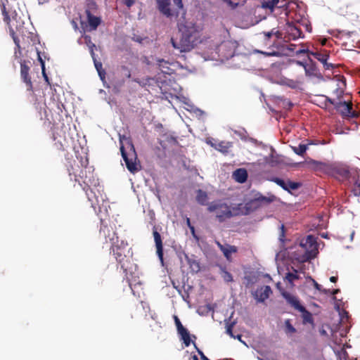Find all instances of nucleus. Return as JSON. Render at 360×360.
Segmentation results:
<instances>
[{
  "instance_id": "16",
  "label": "nucleus",
  "mask_w": 360,
  "mask_h": 360,
  "mask_svg": "<svg viewBox=\"0 0 360 360\" xmlns=\"http://www.w3.org/2000/svg\"><path fill=\"white\" fill-rule=\"evenodd\" d=\"M300 245L306 249L307 252H310V253H311L317 250L316 238L311 235H309L305 238L302 239L300 242Z\"/></svg>"
},
{
  "instance_id": "34",
  "label": "nucleus",
  "mask_w": 360,
  "mask_h": 360,
  "mask_svg": "<svg viewBox=\"0 0 360 360\" xmlns=\"http://www.w3.org/2000/svg\"><path fill=\"white\" fill-rule=\"evenodd\" d=\"M308 148L306 144H300L298 146H292V149L293 152L300 156H303Z\"/></svg>"
},
{
  "instance_id": "3",
  "label": "nucleus",
  "mask_w": 360,
  "mask_h": 360,
  "mask_svg": "<svg viewBox=\"0 0 360 360\" xmlns=\"http://www.w3.org/2000/svg\"><path fill=\"white\" fill-rule=\"evenodd\" d=\"M1 11L4 15V20L7 23L8 26L10 35L11 36L15 45L14 57L15 58H18L22 54L18 36H26L27 30L24 26L25 22L22 18L18 16L17 14H15L13 15L12 18H10L4 4L1 5Z\"/></svg>"
},
{
  "instance_id": "25",
  "label": "nucleus",
  "mask_w": 360,
  "mask_h": 360,
  "mask_svg": "<svg viewBox=\"0 0 360 360\" xmlns=\"http://www.w3.org/2000/svg\"><path fill=\"white\" fill-rule=\"evenodd\" d=\"M322 97L323 98V100L322 101H321L320 103L318 104V105L320 108L331 112L333 111V108H331V105H333L335 106V100L332 99L327 96H322Z\"/></svg>"
},
{
  "instance_id": "30",
  "label": "nucleus",
  "mask_w": 360,
  "mask_h": 360,
  "mask_svg": "<svg viewBox=\"0 0 360 360\" xmlns=\"http://www.w3.org/2000/svg\"><path fill=\"white\" fill-rule=\"evenodd\" d=\"M207 199L208 196L205 191L201 189L197 191L196 200L199 204L202 205H206Z\"/></svg>"
},
{
  "instance_id": "48",
  "label": "nucleus",
  "mask_w": 360,
  "mask_h": 360,
  "mask_svg": "<svg viewBox=\"0 0 360 360\" xmlns=\"http://www.w3.org/2000/svg\"><path fill=\"white\" fill-rule=\"evenodd\" d=\"M276 33H278V32H274L273 30L271 32H264V40L268 41L273 36V34H276Z\"/></svg>"
},
{
  "instance_id": "1",
  "label": "nucleus",
  "mask_w": 360,
  "mask_h": 360,
  "mask_svg": "<svg viewBox=\"0 0 360 360\" xmlns=\"http://www.w3.org/2000/svg\"><path fill=\"white\" fill-rule=\"evenodd\" d=\"M179 37H172L171 44L179 52H188L201 42L202 28L196 23L184 20L177 24Z\"/></svg>"
},
{
  "instance_id": "9",
  "label": "nucleus",
  "mask_w": 360,
  "mask_h": 360,
  "mask_svg": "<svg viewBox=\"0 0 360 360\" xmlns=\"http://www.w3.org/2000/svg\"><path fill=\"white\" fill-rule=\"evenodd\" d=\"M20 77L22 82L26 84L27 90L28 91H33V85L31 79V77L29 75V71L30 70V66L27 65L29 61L25 60H20Z\"/></svg>"
},
{
  "instance_id": "36",
  "label": "nucleus",
  "mask_w": 360,
  "mask_h": 360,
  "mask_svg": "<svg viewBox=\"0 0 360 360\" xmlns=\"http://www.w3.org/2000/svg\"><path fill=\"white\" fill-rule=\"evenodd\" d=\"M98 10V6L96 3L94 1H89L86 3V6L85 9V13L87 14V12L89 11L90 13H94Z\"/></svg>"
},
{
  "instance_id": "64",
  "label": "nucleus",
  "mask_w": 360,
  "mask_h": 360,
  "mask_svg": "<svg viewBox=\"0 0 360 360\" xmlns=\"http://www.w3.org/2000/svg\"><path fill=\"white\" fill-rule=\"evenodd\" d=\"M330 281L332 283H335V282H337V281H338V277H336V276H331V277L330 278Z\"/></svg>"
},
{
  "instance_id": "50",
  "label": "nucleus",
  "mask_w": 360,
  "mask_h": 360,
  "mask_svg": "<svg viewBox=\"0 0 360 360\" xmlns=\"http://www.w3.org/2000/svg\"><path fill=\"white\" fill-rule=\"evenodd\" d=\"M182 340H184V345H185V346H186V347L189 346V345H190V344H191V342H193V345H194V346L195 347V348L197 347H196V345H195V344L193 342V339H182Z\"/></svg>"
},
{
  "instance_id": "5",
  "label": "nucleus",
  "mask_w": 360,
  "mask_h": 360,
  "mask_svg": "<svg viewBox=\"0 0 360 360\" xmlns=\"http://www.w3.org/2000/svg\"><path fill=\"white\" fill-rule=\"evenodd\" d=\"M120 151L127 169L133 174L136 172L138 171L136 165L137 155L132 143H127L126 146H121Z\"/></svg>"
},
{
  "instance_id": "29",
  "label": "nucleus",
  "mask_w": 360,
  "mask_h": 360,
  "mask_svg": "<svg viewBox=\"0 0 360 360\" xmlns=\"http://www.w3.org/2000/svg\"><path fill=\"white\" fill-rule=\"evenodd\" d=\"M350 183H353L352 192L354 196L360 197V179L356 178V174L353 175L352 179L349 181Z\"/></svg>"
},
{
  "instance_id": "27",
  "label": "nucleus",
  "mask_w": 360,
  "mask_h": 360,
  "mask_svg": "<svg viewBox=\"0 0 360 360\" xmlns=\"http://www.w3.org/2000/svg\"><path fill=\"white\" fill-rule=\"evenodd\" d=\"M233 176L237 182L242 184L246 181L248 179V172L245 169H237L233 172Z\"/></svg>"
},
{
  "instance_id": "32",
  "label": "nucleus",
  "mask_w": 360,
  "mask_h": 360,
  "mask_svg": "<svg viewBox=\"0 0 360 360\" xmlns=\"http://www.w3.org/2000/svg\"><path fill=\"white\" fill-rule=\"evenodd\" d=\"M278 2L279 0H265L262 3V7L263 8L269 9L271 11H273Z\"/></svg>"
},
{
  "instance_id": "52",
  "label": "nucleus",
  "mask_w": 360,
  "mask_h": 360,
  "mask_svg": "<svg viewBox=\"0 0 360 360\" xmlns=\"http://www.w3.org/2000/svg\"><path fill=\"white\" fill-rule=\"evenodd\" d=\"M124 4L128 7L130 8L135 2L134 0H123Z\"/></svg>"
},
{
  "instance_id": "53",
  "label": "nucleus",
  "mask_w": 360,
  "mask_h": 360,
  "mask_svg": "<svg viewBox=\"0 0 360 360\" xmlns=\"http://www.w3.org/2000/svg\"><path fill=\"white\" fill-rule=\"evenodd\" d=\"M196 349L198 354L200 355V358L202 360H210L201 350H200L198 347H196Z\"/></svg>"
},
{
  "instance_id": "31",
  "label": "nucleus",
  "mask_w": 360,
  "mask_h": 360,
  "mask_svg": "<svg viewBox=\"0 0 360 360\" xmlns=\"http://www.w3.org/2000/svg\"><path fill=\"white\" fill-rule=\"evenodd\" d=\"M288 32L289 34L292 37L293 39L303 37V33L301 29L295 25H290Z\"/></svg>"
},
{
  "instance_id": "2",
  "label": "nucleus",
  "mask_w": 360,
  "mask_h": 360,
  "mask_svg": "<svg viewBox=\"0 0 360 360\" xmlns=\"http://www.w3.org/2000/svg\"><path fill=\"white\" fill-rule=\"evenodd\" d=\"M307 164L315 172H321L344 182L350 181L355 174L348 165L340 162H320L313 159L307 161Z\"/></svg>"
},
{
  "instance_id": "4",
  "label": "nucleus",
  "mask_w": 360,
  "mask_h": 360,
  "mask_svg": "<svg viewBox=\"0 0 360 360\" xmlns=\"http://www.w3.org/2000/svg\"><path fill=\"white\" fill-rule=\"evenodd\" d=\"M207 211L214 212L217 221L220 223L238 214L239 209L231 207L222 200H214L207 204Z\"/></svg>"
},
{
  "instance_id": "12",
  "label": "nucleus",
  "mask_w": 360,
  "mask_h": 360,
  "mask_svg": "<svg viewBox=\"0 0 360 360\" xmlns=\"http://www.w3.org/2000/svg\"><path fill=\"white\" fill-rule=\"evenodd\" d=\"M274 198L275 197L274 195H272L271 197H266L261 195L247 202L245 205V207L248 210H256L262 205L269 204L274 200Z\"/></svg>"
},
{
  "instance_id": "41",
  "label": "nucleus",
  "mask_w": 360,
  "mask_h": 360,
  "mask_svg": "<svg viewBox=\"0 0 360 360\" xmlns=\"http://www.w3.org/2000/svg\"><path fill=\"white\" fill-rule=\"evenodd\" d=\"M157 62H158V64L159 67L160 68H162V71L165 72V73H167V72L165 71L163 69L164 68H168L167 65L169 64V62L166 61L164 59H158L157 60Z\"/></svg>"
},
{
  "instance_id": "33",
  "label": "nucleus",
  "mask_w": 360,
  "mask_h": 360,
  "mask_svg": "<svg viewBox=\"0 0 360 360\" xmlns=\"http://www.w3.org/2000/svg\"><path fill=\"white\" fill-rule=\"evenodd\" d=\"M298 311L302 313V317L303 319L304 323H313L312 314L309 311H307L304 307V310H298Z\"/></svg>"
},
{
  "instance_id": "15",
  "label": "nucleus",
  "mask_w": 360,
  "mask_h": 360,
  "mask_svg": "<svg viewBox=\"0 0 360 360\" xmlns=\"http://www.w3.org/2000/svg\"><path fill=\"white\" fill-rule=\"evenodd\" d=\"M282 296L285 299L287 303L295 310H304V306L300 304L297 297L285 290L281 292Z\"/></svg>"
},
{
  "instance_id": "14",
  "label": "nucleus",
  "mask_w": 360,
  "mask_h": 360,
  "mask_svg": "<svg viewBox=\"0 0 360 360\" xmlns=\"http://www.w3.org/2000/svg\"><path fill=\"white\" fill-rule=\"evenodd\" d=\"M310 55L313 56L316 59L320 61L326 70L333 68L334 65L332 63L327 62L329 58V53L327 51L324 50L323 51H312L310 52Z\"/></svg>"
},
{
  "instance_id": "49",
  "label": "nucleus",
  "mask_w": 360,
  "mask_h": 360,
  "mask_svg": "<svg viewBox=\"0 0 360 360\" xmlns=\"http://www.w3.org/2000/svg\"><path fill=\"white\" fill-rule=\"evenodd\" d=\"M349 330V327H348L347 326H345V330H342L340 332V336L341 338H345L347 333H348V330Z\"/></svg>"
},
{
  "instance_id": "35",
  "label": "nucleus",
  "mask_w": 360,
  "mask_h": 360,
  "mask_svg": "<svg viewBox=\"0 0 360 360\" xmlns=\"http://www.w3.org/2000/svg\"><path fill=\"white\" fill-rule=\"evenodd\" d=\"M84 38L86 44L89 47L91 56L92 58H94V56H95L94 49L96 48V45L92 42L91 38L89 35H85Z\"/></svg>"
},
{
  "instance_id": "59",
  "label": "nucleus",
  "mask_w": 360,
  "mask_h": 360,
  "mask_svg": "<svg viewBox=\"0 0 360 360\" xmlns=\"http://www.w3.org/2000/svg\"><path fill=\"white\" fill-rule=\"evenodd\" d=\"M340 292V290L339 289H334L331 291V295H333V300H335L336 297H335V295H336L337 293H338Z\"/></svg>"
},
{
  "instance_id": "39",
  "label": "nucleus",
  "mask_w": 360,
  "mask_h": 360,
  "mask_svg": "<svg viewBox=\"0 0 360 360\" xmlns=\"http://www.w3.org/2000/svg\"><path fill=\"white\" fill-rule=\"evenodd\" d=\"M188 264L193 271L198 272L200 270V265L195 260L188 259Z\"/></svg>"
},
{
  "instance_id": "19",
  "label": "nucleus",
  "mask_w": 360,
  "mask_h": 360,
  "mask_svg": "<svg viewBox=\"0 0 360 360\" xmlns=\"http://www.w3.org/2000/svg\"><path fill=\"white\" fill-rule=\"evenodd\" d=\"M334 344L335 346L333 347V350L337 355L344 359L348 358V354L346 352V348L351 347L350 345L345 343H342V339H334Z\"/></svg>"
},
{
  "instance_id": "6",
  "label": "nucleus",
  "mask_w": 360,
  "mask_h": 360,
  "mask_svg": "<svg viewBox=\"0 0 360 360\" xmlns=\"http://www.w3.org/2000/svg\"><path fill=\"white\" fill-rule=\"evenodd\" d=\"M111 250L116 261L120 264L121 269L124 272H127V266L126 262H127V258L126 253L129 252L127 243L120 240L119 243L111 245Z\"/></svg>"
},
{
  "instance_id": "42",
  "label": "nucleus",
  "mask_w": 360,
  "mask_h": 360,
  "mask_svg": "<svg viewBox=\"0 0 360 360\" xmlns=\"http://www.w3.org/2000/svg\"><path fill=\"white\" fill-rule=\"evenodd\" d=\"M334 94L336 95L338 101H342V98L344 95V91L340 88H336L334 91Z\"/></svg>"
},
{
  "instance_id": "23",
  "label": "nucleus",
  "mask_w": 360,
  "mask_h": 360,
  "mask_svg": "<svg viewBox=\"0 0 360 360\" xmlns=\"http://www.w3.org/2000/svg\"><path fill=\"white\" fill-rule=\"evenodd\" d=\"M174 319L176 327L177 333L180 336V338H195V335L191 336L189 331L186 327L183 326L177 316H174Z\"/></svg>"
},
{
  "instance_id": "62",
  "label": "nucleus",
  "mask_w": 360,
  "mask_h": 360,
  "mask_svg": "<svg viewBox=\"0 0 360 360\" xmlns=\"http://www.w3.org/2000/svg\"><path fill=\"white\" fill-rule=\"evenodd\" d=\"M296 64H297L298 65L300 66H302L304 68V65H307V63H304V62H302V61H299V60H297L296 62Z\"/></svg>"
},
{
  "instance_id": "61",
  "label": "nucleus",
  "mask_w": 360,
  "mask_h": 360,
  "mask_svg": "<svg viewBox=\"0 0 360 360\" xmlns=\"http://www.w3.org/2000/svg\"><path fill=\"white\" fill-rule=\"evenodd\" d=\"M262 54L264 55H266V56H276V52H271V53H267V52H261Z\"/></svg>"
},
{
  "instance_id": "51",
  "label": "nucleus",
  "mask_w": 360,
  "mask_h": 360,
  "mask_svg": "<svg viewBox=\"0 0 360 360\" xmlns=\"http://www.w3.org/2000/svg\"><path fill=\"white\" fill-rule=\"evenodd\" d=\"M312 281H313L314 288L316 290H318L319 291L321 292L322 291V286L320 284H319L315 280L312 279Z\"/></svg>"
},
{
  "instance_id": "13",
  "label": "nucleus",
  "mask_w": 360,
  "mask_h": 360,
  "mask_svg": "<svg viewBox=\"0 0 360 360\" xmlns=\"http://www.w3.org/2000/svg\"><path fill=\"white\" fill-rule=\"evenodd\" d=\"M271 293L272 290L270 286L264 285L257 288L253 293V296L257 302H263L269 297Z\"/></svg>"
},
{
  "instance_id": "43",
  "label": "nucleus",
  "mask_w": 360,
  "mask_h": 360,
  "mask_svg": "<svg viewBox=\"0 0 360 360\" xmlns=\"http://www.w3.org/2000/svg\"><path fill=\"white\" fill-rule=\"evenodd\" d=\"M93 58V60H94V66L97 70L98 72H99L100 71L103 70V65H102V63L100 62V61H98L96 59V57L95 56H94Z\"/></svg>"
},
{
  "instance_id": "60",
  "label": "nucleus",
  "mask_w": 360,
  "mask_h": 360,
  "mask_svg": "<svg viewBox=\"0 0 360 360\" xmlns=\"http://www.w3.org/2000/svg\"><path fill=\"white\" fill-rule=\"evenodd\" d=\"M70 167L71 168H70V167L68 168L69 176L75 175L76 176V175L75 174V173L73 172V168H72V165H70Z\"/></svg>"
},
{
  "instance_id": "20",
  "label": "nucleus",
  "mask_w": 360,
  "mask_h": 360,
  "mask_svg": "<svg viewBox=\"0 0 360 360\" xmlns=\"http://www.w3.org/2000/svg\"><path fill=\"white\" fill-rule=\"evenodd\" d=\"M86 15L88 22V25H86L88 28H86V30L88 32L96 30L102 22L101 18L100 17L95 16L94 13H90L89 11Z\"/></svg>"
},
{
  "instance_id": "7",
  "label": "nucleus",
  "mask_w": 360,
  "mask_h": 360,
  "mask_svg": "<svg viewBox=\"0 0 360 360\" xmlns=\"http://www.w3.org/2000/svg\"><path fill=\"white\" fill-rule=\"evenodd\" d=\"M250 345L260 355L266 356L273 349L270 339H248Z\"/></svg>"
},
{
  "instance_id": "8",
  "label": "nucleus",
  "mask_w": 360,
  "mask_h": 360,
  "mask_svg": "<svg viewBox=\"0 0 360 360\" xmlns=\"http://www.w3.org/2000/svg\"><path fill=\"white\" fill-rule=\"evenodd\" d=\"M100 236L104 238L105 243H109L111 245L120 241L117 233L110 226L102 224L100 229Z\"/></svg>"
},
{
  "instance_id": "38",
  "label": "nucleus",
  "mask_w": 360,
  "mask_h": 360,
  "mask_svg": "<svg viewBox=\"0 0 360 360\" xmlns=\"http://www.w3.org/2000/svg\"><path fill=\"white\" fill-rule=\"evenodd\" d=\"M335 308L337 309V310L339 311V314H340V316L341 317V322H345V320L346 321H348L349 318V313L347 311L344 310V309L340 311V307L338 305H335Z\"/></svg>"
},
{
  "instance_id": "18",
  "label": "nucleus",
  "mask_w": 360,
  "mask_h": 360,
  "mask_svg": "<svg viewBox=\"0 0 360 360\" xmlns=\"http://www.w3.org/2000/svg\"><path fill=\"white\" fill-rule=\"evenodd\" d=\"M153 235L154 237V240L156 246V252L157 255L160 260V262H163V245H162V240L160 234L157 231V229L155 226L153 229Z\"/></svg>"
},
{
  "instance_id": "28",
  "label": "nucleus",
  "mask_w": 360,
  "mask_h": 360,
  "mask_svg": "<svg viewBox=\"0 0 360 360\" xmlns=\"http://www.w3.org/2000/svg\"><path fill=\"white\" fill-rule=\"evenodd\" d=\"M217 245L221 250V251L223 252L224 257L227 259V260L231 259V253H235L237 252V248L233 245H229L227 248L222 245L220 243H217Z\"/></svg>"
},
{
  "instance_id": "24",
  "label": "nucleus",
  "mask_w": 360,
  "mask_h": 360,
  "mask_svg": "<svg viewBox=\"0 0 360 360\" xmlns=\"http://www.w3.org/2000/svg\"><path fill=\"white\" fill-rule=\"evenodd\" d=\"M158 7L159 11L166 15L167 17L172 16V13L169 8L170 1L169 0H158Z\"/></svg>"
},
{
  "instance_id": "37",
  "label": "nucleus",
  "mask_w": 360,
  "mask_h": 360,
  "mask_svg": "<svg viewBox=\"0 0 360 360\" xmlns=\"http://www.w3.org/2000/svg\"><path fill=\"white\" fill-rule=\"evenodd\" d=\"M286 278L290 283H292L293 281L299 279L300 276L297 274V271L293 269V272H288L286 274Z\"/></svg>"
},
{
  "instance_id": "22",
  "label": "nucleus",
  "mask_w": 360,
  "mask_h": 360,
  "mask_svg": "<svg viewBox=\"0 0 360 360\" xmlns=\"http://www.w3.org/2000/svg\"><path fill=\"white\" fill-rule=\"evenodd\" d=\"M207 143L210 144V146L214 148L216 150L220 151L224 154H227L229 153L230 148L232 147V143L229 141H220L217 143H214L211 141H208Z\"/></svg>"
},
{
  "instance_id": "21",
  "label": "nucleus",
  "mask_w": 360,
  "mask_h": 360,
  "mask_svg": "<svg viewBox=\"0 0 360 360\" xmlns=\"http://www.w3.org/2000/svg\"><path fill=\"white\" fill-rule=\"evenodd\" d=\"M305 75L307 77H314L320 78L321 74L319 70L317 68L316 65L309 58V62L307 65H304Z\"/></svg>"
},
{
  "instance_id": "63",
  "label": "nucleus",
  "mask_w": 360,
  "mask_h": 360,
  "mask_svg": "<svg viewBox=\"0 0 360 360\" xmlns=\"http://www.w3.org/2000/svg\"><path fill=\"white\" fill-rule=\"evenodd\" d=\"M331 291L329 289H322V291L321 292L324 293V294H331Z\"/></svg>"
},
{
  "instance_id": "10",
  "label": "nucleus",
  "mask_w": 360,
  "mask_h": 360,
  "mask_svg": "<svg viewBox=\"0 0 360 360\" xmlns=\"http://www.w3.org/2000/svg\"><path fill=\"white\" fill-rule=\"evenodd\" d=\"M79 176L83 180L84 184L86 186V187L84 188V190L85 191L89 200H91L90 193H92L93 191L90 188V184H91L94 181L92 172L90 170V168L85 167L84 169L80 171Z\"/></svg>"
},
{
  "instance_id": "54",
  "label": "nucleus",
  "mask_w": 360,
  "mask_h": 360,
  "mask_svg": "<svg viewBox=\"0 0 360 360\" xmlns=\"http://www.w3.org/2000/svg\"><path fill=\"white\" fill-rule=\"evenodd\" d=\"M224 1L227 2L232 8H236L238 5V3H234L231 0H224Z\"/></svg>"
},
{
  "instance_id": "26",
  "label": "nucleus",
  "mask_w": 360,
  "mask_h": 360,
  "mask_svg": "<svg viewBox=\"0 0 360 360\" xmlns=\"http://www.w3.org/2000/svg\"><path fill=\"white\" fill-rule=\"evenodd\" d=\"M231 47H232L233 49H230L229 52L224 55V57H226V58L232 57L234 55L236 48L235 44L232 41H228L222 42L219 46V51H223L224 50L229 49Z\"/></svg>"
},
{
  "instance_id": "55",
  "label": "nucleus",
  "mask_w": 360,
  "mask_h": 360,
  "mask_svg": "<svg viewBox=\"0 0 360 360\" xmlns=\"http://www.w3.org/2000/svg\"><path fill=\"white\" fill-rule=\"evenodd\" d=\"M98 73V75L100 77V78L103 80L105 77V75H106V72L105 71V70L103 69V70L100 71Z\"/></svg>"
},
{
  "instance_id": "17",
  "label": "nucleus",
  "mask_w": 360,
  "mask_h": 360,
  "mask_svg": "<svg viewBox=\"0 0 360 360\" xmlns=\"http://www.w3.org/2000/svg\"><path fill=\"white\" fill-rule=\"evenodd\" d=\"M272 181L280 186L285 191H290V190L297 189L300 184L297 182H293L290 180L285 181L282 179L274 177L271 179Z\"/></svg>"
},
{
  "instance_id": "40",
  "label": "nucleus",
  "mask_w": 360,
  "mask_h": 360,
  "mask_svg": "<svg viewBox=\"0 0 360 360\" xmlns=\"http://www.w3.org/2000/svg\"><path fill=\"white\" fill-rule=\"evenodd\" d=\"M38 56H39V62L41 63V68H42V74H43V76L44 77V79L46 80V82L48 83V84H50L49 83V77L48 76L46 75V72H45V65H44V61L42 60V58L40 57L39 54L38 53Z\"/></svg>"
},
{
  "instance_id": "11",
  "label": "nucleus",
  "mask_w": 360,
  "mask_h": 360,
  "mask_svg": "<svg viewBox=\"0 0 360 360\" xmlns=\"http://www.w3.org/2000/svg\"><path fill=\"white\" fill-rule=\"evenodd\" d=\"M335 108L343 117H358V115L352 111V102H347L345 101H335Z\"/></svg>"
},
{
  "instance_id": "57",
  "label": "nucleus",
  "mask_w": 360,
  "mask_h": 360,
  "mask_svg": "<svg viewBox=\"0 0 360 360\" xmlns=\"http://www.w3.org/2000/svg\"><path fill=\"white\" fill-rule=\"evenodd\" d=\"M285 237V231H284V226L281 225V233L280 235V240L281 241H283V238Z\"/></svg>"
},
{
  "instance_id": "58",
  "label": "nucleus",
  "mask_w": 360,
  "mask_h": 360,
  "mask_svg": "<svg viewBox=\"0 0 360 360\" xmlns=\"http://www.w3.org/2000/svg\"><path fill=\"white\" fill-rule=\"evenodd\" d=\"M310 52L311 51H309L308 49H300L297 51V54L307 53L309 55H310Z\"/></svg>"
},
{
  "instance_id": "44",
  "label": "nucleus",
  "mask_w": 360,
  "mask_h": 360,
  "mask_svg": "<svg viewBox=\"0 0 360 360\" xmlns=\"http://www.w3.org/2000/svg\"><path fill=\"white\" fill-rule=\"evenodd\" d=\"M233 324H229L226 328V333L231 336V338H241V335H234L232 332Z\"/></svg>"
},
{
  "instance_id": "46",
  "label": "nucleus",
  "mask_w": 360,
  "mask_h": 360,
  "mask_svg": "<svg viewBox=\"0 0 360 360\" xmlns=\"http://www.w3.org/2000/svg\"><path fill=\"white\" fill-rule=\"evenodd\" d=\"M121 68H122L124 75L127 78H130L131 77L130 70L126 66H122Z\"/></svg>"
},
{
  "instance_id": "45",
  "label": "nucleus",
  "mask_w": 360,
  "mask_h": 360,
  "mask_svg": "<svg viewBox=\"0 0 360 360\" xmlns=\"http://www.w3.org/2000/svg\"><path fill=\"white\" fill-rule=\"evenodd\" d=\"M223 278L226 282H231L233 281L232 275L228 271H224Z\"/></svg>"
},
{
  "instance_id": "47",
  "label": "nucleus",
  "mask_w": 360,
  "mask_h": 360,
  "mask_svg": "<svg viewBox=\"0 0 360 360\" xmlns=\"http://www.w3.org/2000/svg\"><path fill=\"white\" fill-rule=\"evenodd\" d=\"M285 328L286 330L290 333H293L295 331V329L294 327L290 324V321L287 320L285 321Z\"/></svg>"
},
{
  "instance_id": "56",
  "label": "nucleus",
  "mask_w": 360,
  "mask_h": 360,
  "mask_svg": "<svg viewBox=\"0 0 360 360\" xmlns=\"http://www.w3.org/2000/svg\"><path fill=\"white\" fill-rule=\"evenodd\" d=\"M174 3L179 8H183V4L181 0H173Z\"/></svg>"
}]
</instances>
